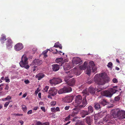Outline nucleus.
Masks as SVG:
<instances>
[{
    "instance_id": "0e129e2a",
    "label": "nucleus",
    "mask_w": 125,
    "mask_h": 125,
    "mask_svg": "<svg viewBox=\"0 0 125 125\" xmlns=\"http://www.w3.org/2000/svg\"><path fill=\"white\" fill-rule=\"evenodd\" d=\"M38 92L39 91H38V90H36L35 91V94H37Z\"/></svg>"
},
{
    "instance_id": "f03ea898",
    "label": "nucleus",
    "mask_w": 125,
    "mask_h": 125,
    "mask_svg": "<svg viewBox=\"0 0 125 125\" xmlns=\"http://www.w3.org/2000/svg\"><path fill=\"white\" fill-rule=\"evenodd\" d=\"M82 101V104L80 105L79 106L80 108H83L87 104L86 96H84L82 100V97L81 95L76 96L75 97V102L73 103V104L75 107L78 106L81 103Z\"/></svg>"
},
{
    "instance_id": "13d9d810",
    "label": "nucleus",
    "mask_w": 125,
    "mask_h": 125,
    "mask_svg": "<svg viewBox=\"0 0 125 125\" xmlns=\"http://www.w3.org/2000/svg\"><path fill=\"white\" fill-rule=\"evenodd\" d=\"M77 118V116L76 117H75L73 118V119L72 121H75L76 120V119Z\"/></svg>"
},
{
    "instance_id": "1a4fd4ad",
    "label": "nucleus",
    "mask_w": 125,
    "mask_h": 125,
    "mask_svg": "<svg viewBox=\"0 0 125 125\" xmlns=\"http://www.w3.org/2000/svg\"><path fill=\"white\" fill-rule=\"evenodd\" d=\"M119 110L116 109L114 110L112 114L111 115V118H119Z\"/></svg>"
},
{
    "instance_id": "aec40b11",
    "label": "nucleus",
    "mask_w": 125,
    "mask_h": 125,
    "mask_svg": "<svg viewBox=\"0 0 125 125\" xmlns=\"http://www.w3.org/2000/svg\"><path fill=\"white\" fill-rule=\"evenodd\" d=\"M75 79L73 78L69 80L66 83L69 86H73L75 84Z\"/></svg>"
},
{
    "instance_id": "c85d7f7f",
    "label": "nucleus",
    "mask_w": 125,
    "mask_h": 125,
    "mask_svg": "<svg viewBox=\"0 0 125 125\" xmlns=\"http://www.w3.org/2000/svg\"><path fill=\"white\" fill-rule=\"evenodd\" d=\"M99 103L104 106L107 103L106 100L104 99H101L99 102Z\"/></svg>"
},
{
    "instance_id": "f8f14e48",
    "label": "nucleus",
    "mask_w": 125,
    "mask_h": 125,
    "mask_svg": "<svg viewBox=\"0 0 125 125\" xmlns=\"http://www.w3.org/2000/svg\"><path fill=\"white\" fill-rule=\"evenodd\" d=\"M23 48L22 44L21 43H17L14 46V49L16 51H19Z\"/></svg>"
},
{
    "instance_id": "5fc2aeb1",
    "label": "nucleus",
    "mask_w": 125,
    "mask_h": 125,
    "mask_svg": "<svg viewBox=\"0 0 125 125\" xmlns=\"http://www.w3.org/2000/svg\"><path fill=\"white\" fill-rule=\"evenodd\" d=\"M32 112V110H30L28 111L27 112V114H31Z\"/></svg>"
},
{
    "instance_id": "b1692460",
    "label": "nucleus",
    "mask_w": 125,
    "mask_h": 125,
    "mask_svg": "<svg viewBox=\"0 0 125 125\" xmlns=\"http://www.w3.org/2000/svg\"><path fill=\"white\" fill-rule=\"evenodd\" d=\"M45 75L42 73H39L35 76V77L38 78V80H40L44 77Z\"/></svg>"
},
{
    "instance_id": "6e6d98bb",
    "label": "nucleus",
    "mask_w": 125,
    "mask_h": 125,
    "mask_svg": "<svg viewBox=\"0 0 125 125\" xmlns=\"http://www.w3.org/2000/svg\"><path fill=\"white\" fill-rule=\"evenodd\" d=\"M9 89V86L8 85H6V86L5 89L6 90H8Z\"/></svg>"
},
{
    "instance_id": "5701e85b",
    "label": "nucleus",
    "mask_w": 125,
    "mask_h": 125,
    "mask_svg": "<svg viewBox=\"0 0 125 125\" xmlns=\"http://www.w3.org/2000/svg\"><path fill=\"white\" fill-rule=\"evenodd\" d=\"M71 67L70 64L66 63L65 65L63 66V68L64 70L66 71L69 70Z\"/></svg>"
},
{
    "instance_id": "f3484780",
    "label": "nucleus",
    "mask_w": 125,
    "mask_h": 125,
    "mask_svg": "<svg viewBox=\"0 0 125 125\" xmlns=\"http://www.w3.org/2000/svg\"><path fill=\"white\" fill-rule=\"evenodd\" d=\"M52 69L53 71L56 72L58 71L59 69V65L57 64H52Z\"/></svg>"
},
{
    "instance_id": "412c9836",
    "label": "nucleus",
    "mask_w": 125,
    "mask_h": 125,
    "mask_svg": "<svg viewBox=\"0 0 125 125\" xmlns=\"http://www.w3.org/2000/svg\"><path fill=\"white\" fill-rule=\"evenodd\" d=\"M94 106L95 109L97 110H100L102 107L100 103L97 102H95L94 103Z\"/></svg>"
},
{
    "instance_id": "ddd939ff",
    "label": "nucleus",
    "mask_w": 125,
    "mask_h": 125,
    "mask_svg": "<svg viewBox=\"0 0 125 125\" xmlns=\"http://www.w3.org/2000/svg\"><path fill=\"white\" fill-rule=\"evenodd\" d=\"M82 62L81 59L79 57L74 58L73 59V64H81Z\"/></svg>"
},
{
    "instance_id": "2f4dec72",
    "label": "nucleus",
    "mask_w": 125,
    "mask_h": 125,
    "mask_svg": "<svg viewBox=\"0 0 125 125\" xmlns=\"http://www.w3.org/2000/svg\"><path fill=\"white\" fill-rule=\"evenodd\" d=\"M82 93L83 94H86L87 95H88L89 94V91H88V90L87 89L83 90V91Z\"/></svg>"
},
{
    "instance_id": "f257e3e1",
    "label": "nucleus",
    "mask_w": 125,
    "mask_h": 125,
    "mask_svg": "<svg viewBox=\"0 0 125 125\" xmlns=\"http://www.w3.org/2000/svg\"><path fill=\"white\" fill-rule=\"evenodd\" d=\"M109 78L105 73L97 74L94 76V80L95 83L99 85L104 84L108 82Z\"/></svg>"
},
{
    "instance_id": "473e14b6",
    "label": "nucleus",
    "mask_w": 125,
    "mask_h": 125,
    "mask_svg": "<svg viewBox=\"0 0 125 125\" xmlns=\"http://www.w3.org/2000/svg\"><path fill=\"white\" fill-rule=\"evenodd\" d=\"M49 50L50 51V49H47L43 52L42 54L45 57H46L47 56L46 53Z\"/></svg>"
},
{
    "instance_id": "4be33fe9",
    "label": "nucleus",
    "mask_w": 125,
    "mask_h": 125,
    "mask_svg": "<svg viewBox=\"0 0 125 125\" xmlns=\"http://www.w3.org/2000/svg\"><path fill=\"white\" fill-rule=\"evenodd\" d=\"M88 91L91 94L94 95L95 94V89L91 86L89 87L88 88Z\"/></svg>"
},
{
    "instance_id": "09e8293b",
    "label": "nucleus",
    "mask_w": 125,
    "mask_h": 125,
    "mask_svg": "<svg viewBox=\"0 0 125 125\" xmlns=\"http://www.w3.org/2000/svg\"><path fill=\"white\" fill-rule=\"evenodd\" d=\"M102 88L100 89H96L97 92H101L102 90Z\"/></svg>"
},
{
    "instance_id": "e2e57ef3",
    "label": "nucleus",
    "mask_w": 125,
    "mask_h": 125,
    "mask_svg": "<svg viewBox=\"0 0 125 125\" xmlns=\"http://www.w3.org/2000/svg\"><path fill=\"white\" fill-rule=\"evenodd\" d=\"M38 107L37 106L33 108V110H36L38 109Z\"/></svg>"
},
{
    "instance_id": "37998d69",
    "label": "nucleus",
    "mask_w": 125,
    "mask_h": 125,
    "mask_svg": "<svg viewBox=\"0 0 125 125\" xmlns=\"http://www.w3.org/2000/svg\"><path fill=\"white\" fill-rule=\"evenodd\" d=\"M59 42H58L55 43L54 46L53 47L56 48H58L59 47V45H58Z\"/></svg>"
},
{
    "instance_id": "4d7b16f0",
    "label": "nucleus",
    "mask_w": 125,
    "mask_h": 125,
    "mask_svg": "<svg viewBox=\"0 0 125 125\" xmlns=\"http://www.w3.org/2000/svg\"><path fill=\"white\" fill-rule=\"evenodd\" d=\"M38 96L39 98H41V93H39L38 94Z\"/></svg>"
},
{
    "instance_id": "393cba45",
    "label": "nucleus",
    "mask_w": 125,
    "mask_h": 125,
    "mask_svg": "<svg viewBox=\"0 0 125 125\" xmlns=\"http://www.w3.org/2000/svg\"><path fill=\"white\" fill-rule=\"evenodd\" d=\"M6 36L3 34H2L1 35V36L0 39V41L2 43H4V42L6 40Z\"/></svg>"
},
{
    "instance_id": "39448f33",
    "label": "nucleus",
    "mask_w": 125,
    "mask_h": 125,
    "mask_svg": "<svg viewBox=\"0 0 125 125\" xmlns=\"http://www.w3.org/2000/svg\"><path fill=\"white\" fill-rule=\"evenodd\" d=\"M28 58L25 55H23L22 57L21 60L19 62L20 66L22 67H24L26 69H28L30 66L28 65Z\"/></svg>"
},
{
    "instance_id": "a19ab883",
    "label": "nucleus",
    "mask_w": 125,
    "mask_h": 125,
    "mask_svg": "<svg viewBox=\"0 0 125 125\" xmlns=\"http://www.w3.org/2000/svg\"><path fill=\"white\" fill-rule=\"evenodd\" d=\"M49 87L48 86H46L44 89L43 91H44L47 92L48 91V90L49 89Z\"/></svg>"
},
{
    "instance_id": "58836bf2",
    "label": "nucleus",
    "mask_w": 125,
    "mask_h": 125,
    "mask_svg": "<svg viewBox=\"0 0 125 125\" xmlns=\"http://www.w3.org/2000/svg\"><path fill=\"white\" fill-rule=\"evenodd\" d=\"M70 115H69L67 117H66L64 119V120L65 121H67L69 120L71 117Z\"/></svg>"
},
{
    "instance_id": "4468645a",
    "label": "nucleus",
    "mask_w": 125,
    "mask_h": 125,
    "mask_svg": "<svg viewBox=\"0 0 125 125\" xmlns=\"http://www.w3.org/2000/svg\"><path fill=\"white\" fill-rule=\"evenodd\" d=\"M111 115L107 114L103 118V121L104 122L109 123L110 121H108L110 120L111 119Z\"/></svg>"
},
{
    "instance_id": "a878e982",
    "label": "nucleus",
    "mask_w": 125,
    "mask_h": 125,
    "mask_svg": "<svg viewBox=\"0 0 125 125\" xmlns=\"http://www.w3.org/2000/svg\"><path fill=\"white\" fill-rule=\"evenodd\" d=\"M73 109L74 111H73L72 114L70 115H71L70 116L71 117H73L75 116V115L77 114L78 112V110H76V109L74 108Z\"/></svg>"
},
{
    "instance_id": "9d476101",
    "label": "nucleus",
    "mask_w": 125,
    "mask_h": 125,
    "mask_svg": "<svg viewBox=\"0 0 125 125\" xmlns=\"http://www.w3.org/2000/svg\"><path fill=\"white\" fill-rule=\"evenodd\" d=\"M57 90L54 87L51 88L49 90L48 93L49 94L52 96L55 95L57 92Z\"/></svg>"
},
{
    "instance_id": "3c124183",
    "label": "nucleus",
    "mask_w": 125,
    "mask_h": 125,
    "mask_svg": "<svg viewBox=\"0 0 125 125\" xmlns=\"http://www.w3.org/2000/svg\"><path fill=\"white\" fill-rule=\"evenodd\" d=\"M41 109L44 112H45V108L44 107H41Z\"/></svg>"
},
{
    "instance_id": "680f3d73",
    "label": "nucleus",
    "mask_w": 125,
    "mask_h": 125,
    "mask_svg": "<svg viewBox=\"0 0 125 125\" xmlns=\"http://www.w3.org/2000/svg\"><path fill=\"white\" fill-rule=\"evenodd\" d=\"M19 121L21 124H22V125L23 124L24 122L23 121Z\"/></svg>"
},
{
    "instance_id": "7ed1b4c3",
    "label": "nucleus",
    "mask_w": 125,
    "mask_h": 125,
    "mask_svg": "<svg viewBox=\"0 0 125 125\" xmlns=\"http://www.w3.org/2000/svg\"><path fill=\"white\" fill-rule=\"evenodd\" d=\"M87 62H85L83 65H81L79 66V69L75 68L73 69L72 70L68 71L65 72L67 73H70L73 76L74 74L77 75H79L82 73V70H84L86 69L87 66Z\"/></svg>"
},
{
    "instance_id": "cd10ccee",
    "label": "nucleus",
    "mask_w": 125,
    "mask_h": 125,
    "mask_svg": "<svg viewBox=\"0 0 125 125\" xmlns=\"http://www.w3.org/2000/svg\"><path fill=\"white\" fill-rule=\"evenodd\" d=\"M86 120V122L88 125H91V120L90 117V116H87L85 118Z\"/></svg>"
},
{
    "instance_id": "6e6552de",
    "label": "nucleus",
    "mask_w": 125,
    "mask_h": 125,
    "mask_svg": "<svg viewBox=\"0 0 125 125\" xmlns=\"http://www.w3.org/2000/svg\"><path fill=\"white\" fill-rule=\"evenodd\" d=\"M62 82V80L59 78H54L50 80V82L55 84H57Z\"/></svg>"
},
{
    "instance_id": "de8ad7c7",
    "label": "nucleus",
    "mask_w": 125,
    "mask_h": 125,
    "mask_svg": "<svg viewBox=\"0 0 125 125\" xmlns=\"http://www.w3.org/2000/svg\"><path fill=\"white\" fill-rule=\"evenodd\" d=\"M24 82L26 84H28L29 83H30V82H29V81L28 79H27V80H25L24 81Z\"/></svg>"
},
{
    "instance_id": "774afa93",
    "label": "nucleus",
    "mask_w": 125,
    "mask_h": 125,
    "mask_svg": "<svg viewBox=\"0 0 125 125\" xmlns=\"http://www.w3.org/2000/svg\"><path fill=\"white\" fill-rule=\"evenodd\" d=\"M32 50L33 51H34L35 52L37 50V49H36V48H34Z\"/></svg>"
},
{
    "instance_id": "ea45409f",
    "label": "nucleus",
    "mask_w": 125,
    "mask_h": 125,
    "mask_svg": "<svg viewBox=\"0 0 125 125\" xmlns=\"http://www.w3.org/2000/svg\"><path fill=\"white\" fill-rule=\"evenodd\" d=\"M22 108L23 111H26L27 109V108L26 106L24 105H23L22 106Z\"/></svg>"
},
{
    "instance_id": "052dcab7",
    "label": "nucleus",
    "mask_w": 125,
    "mask_h": 125,
    "mask_svg": "<svg viewBox=\"0 0 125 125\" xmlns=\"http://www.w3.org/2000/svg\"><path fill=\"white\" fill-rule=\"evenodd\" d=\"M15 114L16 115H17L18 116H22L23 115V114Z\"/></svg>"
},
{
    "instance_id": "bb28decb",
    "label": "nucleus",
    "mask_w": 125,
    "mask_h": 125,
    "mask_svg": "<svg viewBox=\"0 0 125 125\" xmlns=\"http://www.w3.org/2000/svg\"><path fill=\"white\" fill-rule=\"evenodd\" d=\"M87 111L89 114L92 113L94 111L93 107L91 105H89L88 107Z\"/></svg>"
},
{
    "instance_id": "9b49d317",
    "label": "nucleus",
    "mask_w": 125,
    "mask_h": 125,
    "mask_svg": "<svg viewBox=\"0 0 125 125\" xmlns=\"http://www.w3.org/2000/svg\"><path fill=\"white\" fill-rule=\"evenodd\" d=\"M74 97L73 95L66 96L64 98V101L67 103H70L73 100Z\"/></svg>"
},
{
    "instance_id": "49530a36",
    "label": "nucleus",
    "mask_w": 125,
    "mask_h": 125,
    "mask_svg": "<svg viewBox=\"0 0 125 125\" xmlns=\"http://www.w3.org/2000/svg\"><path fill=\"white\" fill-rule=\"evenodd\" d=\"M51 111L52 112H54L55 111V107H52L51 109Z\"/></svg>"
},
{
    "instance_id": "2eb2a0df",
    "label": "nucleus",
    "mask_w": 125,
    "mask_h": 125,
    "mask_svg": "<svg viewBox=\"0 0 125 125\" xmlns=\"http://www.w3.org/2000/svg\"><path fill=\"white\" fill-rule=\"evenodd\" d=\"M80 114L82 118H84L85 116L89 114L87 110H84L80 111Z\"/></svg>"
},
{
    "instance_id": "a18cd8bd",
    "label": "nucleus",
    "mask_w": 125,
    "mask_h": 125,
    "mask_svg": "<svg viewBox=\"0 0 125 125\" xmlns=\"http://www.w3.org/2000/svg\"><path fill=\"white\" fill-rule=\"evenodd\" d=\"M10 103V102H7L4 105V107H6L8 106V105H9Z\"/></svg>"
},
{
    "instance_id": "69168bd1",
    "label": "nucleus",
    "mask_w": 125,
    "mask_h": 125,
    "mask_svg": "<svg viewBox=\"0 0 125 125\" xmlns=\"http://www.w3.org/2000/svg\"><path fill=\"white\" fill-rule=\"evenodd\" d=\"M70 122L71 121H69L68 122H67V123H66L65 124L63 125H67L69 124V123H70Z\"/></svg>"
},
{
    "instance_id": "4c0bfd02",
    "label": "nucleus",
    "mask_w": 125,
    "mask_h": 125,
    "mask_svg": "<svg viewBox=\"0 0 125 125\" xmlns=\"http://www.w3.org/2000/svg\"><path fill=\"white\" fill-rule=\"evenodd\" d=\"M56 101H53L50 103V104L51 106H53L56 104Z\"/></svg>"
},
{
    "instance_id": "dca6fc26",
    "label": "nucleus",
    "mask_w": 125,
    "mask_h": 125,
    "mask_svg": "<svg viewBox=\"0 0 125 125\" xmlns=\"http://www.w3.org/2000/svg\"><path fill=\"white\" fill-rule=\"evenodd\" d=\"M6 44L7 48L8 49H10L12 48V41L10 39H7Z\"/></svg>"
},
{
    "instance_id": "603ef678",
    "label": "nucleus",
    "mask_w": 125,
    "mask_h": 125,
    "mask_svg": "<svg viewBox=\"0 0 125 125\" xmlns=\"http://www.w3.org/2000/svg\"><path fill=\"white\" fill-rule=\"evenodd\" d=\"M11 99V97L10 96H8L7 97L4 98L5 100H8Z\"/></svg>"
},
{
    "instance_id": "8fccbe9b",
    "label": "nucleus",
    "mask_w": 125,
    "mask_h": 125,
    "mask_svg": "<svg viewBox=\"0 0 125 125\" xmlns=\"http://www.w3.org/2000/svg\"><path fill=\"white\" fill-rule=\"evenodd\" d=\"M70 107V106H67L65 107V110H68Z\"/></svg>"
},
{
    "instance_id": "423d86ee",
    "label": "nucleus",
    "mask_w": 125,
    "mask_h": 125,
    "mask_svg": "<svg viewBox=\"0 0 125 125\" xmlns=\"http://www.w3.org/2000/svg\"><path fill=\"white\" fill-rule=\"evenodd\" d=\"M95 65L93 61H91L89 62L88 66L87 67L86 72V73L89 75L90 74L91 70H92L93 71L96 70V68L95 67Z\"/></svg>"
},
{
    "instance_id": "c03bdc74",
    "label": "nucleus",
    "mask_w": 125,
    "mask_h": 125,
    "mask_svg": "<svg viewBox=\"0 0 125 125\" xmlns=\"http://www.w3.org/2000/svg\"><path fill=\"white\" fill-rule=\"evenodd\" d=\"M94 119L95 120V123L96 124V121L98 119V118L97 117V116L96 115H95L94 116Z\"/></svg>"
},
{
    "instance_id": "0eeeda50",
    "label": "nucleus",
    "mask_w": 125,
    "mask_h": 125,
    "mask_svg": "<svg viewBox=\"0 0 125 125\" xmlns=\"http://www.w3.org/2000/svg\"><path fill=\"white\" fill-rule=\"evenodd\" d=\"M72 91L71 88L68 85L64 86L62 89L58 91L59 94H62L63 93H68Z\"/></svg>"
},
{
    "instance_id": "72a5a7b5",
    "label": "nucleus",
    "mask_w": 125,
    "mask_h": 125,
    "mask_svg": "<svg viewBox=\"0 0 125 125\" xmlns=\"http://www.w3.org/2000/svg\"><path fill=\"white\" fill-rule=\"evenodd\" d=\"M63 58H57L56 59V61L57 63H59L60 62H61L63 61Z\"/></svg>"
},
{
    "instance_id": "338daca9",
    "label": "nucleus",
    "mask_w": 125,
    "mask_h": 125,
    "mask_svg": "<svg viewBox=\"0 0 125 125\" xmlns=\"http://www.w3.org/2000/svg\"><path fill=\"white\" fill-rule=\"evenodd\" d=\"M92 81H91V80H90V81H88L87 82V83H88L90 84L91 83H92Z\"/></svg>"
},
{
    "instance_id": "c756f323",
    "label": "nucleus",
    "mask_w": 125,
    "mask_h": 125,
    "mask_svg": "<svg viewBox=\"0 0 125 125\" xmlns=\"http://www.w3.org/2000/svg\"><path fill=\"white\" fill-rule=\"evenodd\" d=\"M70 75L69 74L68 76H66L65 77L64 79V80L65 82H68V81L69 80V78H72L73 77V75H72V74H71L69 73Z\"/></svg>"
},
{
    "instance_id": "f704fd0d",
    "label": "nucleus",
    "mask_w": 125,
    "mask_h": 125,
    "mask_svg": "<svg viewBox=\"0 0 125 125\" xmlns=\"http://www.w3.org/2000/svg\"><path fill=\"white\" fill-rule=\"evenodd\" d=\"M105 114V112H100L99 113V115L100 117L102 118Z\"/></svg>"
},
{
    "instance_id": "bf43d9fd",
    "label": "nucleus",
    "mask_w": 125,
    "mask_h": 125,
    "mask_svg": "<svg viewBox=\"0 0 125 125\" xmlns=\"http://www.w3.org/2000/svg\"><path fill=\"white\" fill-rule=\"evenodd\" d=\"M5 80L6 82L9 83L10 82V79H6Z\"/></svg>"
},
{
    "instance_id": "20e7f679",
    "label": "nucleus",
    "mask_w": 125,
    "mask_h": 125,
    "mask_svg": "<svg viewBox=\"0 0 125 125\" xmlns=\"http://www.w3.org/2000/svg\"><path fill=\"white\" fill-rule=\"evenodd\" d=\"M117 87L116 86H114L113 88ZM118 92L117 89H115L113 88H111L108 90H105L101 92V94L103 96L109 97H111L113 94L115 93L116 92Z\"/></svg>"
},
{
    "instance_id": "7c9ffc66",
    "label": "nucleus",
    "mask_w": 125,
    "mask_h": 125,
    "mask_svg": "<svg viewBox=\"0 0 125 125\" xmlns=\"http://www.w3.org/2000/svg\"><path fill=\"white\" fill-rule=\"evenodd\" d=\"M121 95V94H120L118 95L115 97L114 98L115 101L116 102L119 101L120 99V96Z\"/></svg>"
},
{
    "instance_id": "e433bc0d",
    "label": "nucleus",
    "mask_w": 125,
    "mask_h": 125,
    "mask_svg": "<svg viewBox=\"0 0 125 125\" xmlns=\"http://www.w3.org/2000/svg\"><path fill=\"white\" fill-rule=\"evenodd\" d=\"M112 65L113 64L112 62H110L108 63V65H107V66L109 68H112Z\"/></svg>"
},
{
    "instance_id": "c9c22d12",
    "label": "nucleus",
    "mask_w": 125,
    "mask_h": 125,
    "mask_svg": "<svg viewBox=\"0 0 125 125\" xmlns=\"http://www.w3.org/2000/svg\"><path fill=\"white\" fill-rule=\"evenodd\" d=\"M36 125H49V124L48 122H46L42 124L40 122H38Z\"/></svg>"
},
{
    "instance_id": "6ab92c4d",
    "label": "nucleus",
    "mask_w": 125,
    "mask_h": 125,
    "mask_svg": "<svg viewBox=\"0 0 125 125\" xmlns=\"http://www.w3.org/2000/svg\"><path fill=\"white\" fill-rule=\"evenodd\" d=\"M119 119H122L125 118V111L119 110Z\"/></svg>"
},
{
    "instance_id": "79ce46f5",
    "label": "nucleus",
    "mask_w": 125,
    "mask_h": 125,
    "mask_svg": "<svg viewBox=\"0 0 125 125\" xmlns=\"http://www.w3.org/2000/svg\"><path fill=\"white\" fill-rule=\"evenodd\" d=\"M112 81L114 83H116L118 82L117 79L115 78L113 79L112 80Z\"/></svg>"
},
{
    "instance_id": "864d4df0",
    "label": "nucleus",
    "mask_w": 125,
    "mask_h": 125,
    "mask_svg": "<svg viewBox=\"0 0 125 125\" xmlns=\"http://www.w3.org/2000/svg\"><path fill=\"white\" fill-rule=\"evenodd\" d=\"M55 111H60V110L59 108L58 107H57L56 108H55Z\"/></svg>"
},
{
    "instance_id": "a211bd4d",
    "label": "nucleus",
    "mask_w": 125,
    "mask_h": 125,
    "mask_svg": "<svg viewBox=\"0 0 125 125\" xmlns=\"http://www.w3.org/2000/svg\"><path fill=\"white\" fill-rule=\"evenodd\" d=\"M42 61L38 59H36L32 62V64L34 65H40L42 63Z\"/></svg>"
}]
</instances>
